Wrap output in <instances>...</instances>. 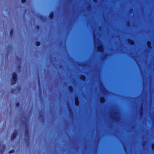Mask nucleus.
<instances>
[{"label":"nucleus","instance_id":"obj_16","mask_svg":"<svg viewBox=\"0 0 154 154\" xmlns=\"http://www.w3.org/2000/svg\"><path fill=\"white\" fill-rule=\"evenodd\" d=\"M26 0H22V2L23 3H24L25 1Z\"/></svg>","mask_w":154,"mask_h":154},{"label":"nucleus","instance_id":"obj_13","mask_svg":"<svg viewBox=\"0 0 154 154\" xmlns=\"http://www.w3.org/2000/svg\"><path fill=\"white\" fill-rule=\"evenodd\" d=\"M53 14H51L50 15V17L51 18H52V17H53Z\"/></svg>","mask_w":154,"mask_h":154},{"label":"nucleus","instance_id":"obj_7","mask_svg":"<svg viewBox=\"0 0 154 154\" xmlns=\"http://www.w3.org/2000/svg\"><path fill=\"white\" fill-rule=\"evenodd\" d=\"M81 79L83 80H84L85 79V77L84 75H82L81 77Z\"/></svg>","mask_w":154,"mask_h":154},{"label":"nucleus","instance_id":"obj_3","mask_svg":"<svg viewBox=\"0 0 154 154\" xmlns=\"http://www.w3.org/2000/svg\"><path fill=\"white\" fill-rule=\"evenodd\" d=\"M12 79L13 81H15L17 79V75L15 73L13 74Z\"/></svg>","mask_w":154,"mask_h":154},{"label":"nucleus","instance_id":"obj_12","mask_svg":"<svg viewBox=\"0 0 154 154\" xmlns=\"http://www.w3.org/2000/svg\"><path fill=\"white\" fill-rule=\"evenodd\" d=\"M14 152V150H12V151H10L9 152V153H12Z\"/></svg>","mask_w":154,"mask_h":154},{"label":"nucleus","instance_id":"obj_4","mask_svg":"<svg viewBox=\"0 0 154 154\" xmlns=\"http://www.w3.org/2000/svg\"><path fill=\"white\" fill-rule=\"evenodd\" d=\"M75 103L76 105L78 106L79 104V101L77 97L75 98Z\"/></svg>","mask_w":154,"mask_h":154},{"label":"nucleus","instance_id":"obj_17","mask_svg":"<svg viewBox=\"0 0 154 154\" xmlns=\"http://www.w3.org/2000/svg\"><path fill=\"white\" fill-rule=\"evenodd\" d=\"M16 105H17V106L18 107V105H19V104L18 103H17L16 104Z\"/></svg>","mask_w":154,"mask_h":154},{"label":"nucleus","instance_id":"obj_9","mask_svg":"<svg viewBox=\"0 0 154 154\" xmlns=\"http://www.w3.org/2000/svg\"><path fill=\"white\" fill-rule=\"evenodd\" d=\"M69 90L70 91H72V88L71 86H70L69 87Z\"/></svg>","mask_w":154,"mask_h":154},{"label":"nucleus","instance_id":"obj_18","mask_svg":"<svg viewBox=\"0 0 154 154\" xmlns=\"http://www.w3.org/2000/svg\"><path fill=\"white\" fill-rule=\"evenodd\" d=\"M96 0H94V2H95V1H96Z\"/></svg>","mask_w":154,"mask_h":154},{"label":"nucleus","instance_id":"obj_1","mask_svg":"<svg viewBox=\"0 0 154 154\" xmlns=\"http://www.w3.org/2000/svg\"><path fill=\"white\" fill-rule=\"evenodd\" d=\"M98 42L99 45L97 46V49L98 51H101L103 50V46L101 45L99 42Z\"/></svg>","mask_w":154,"mask_h":154},{"label":"nucleus","instance_id":"obj_11","mask_svg":"<svg viewBox=\"0 0 154 154\" xmlns=\"http://www.w3.org/2000/svg\"><path fill=\"white\" fill-rule=\"evenodd\" d=\"M40 45V43L39 42H37L36 43V45L37 46L39 45Z\"/></svg>","mask_w":154,"mask_h":154},{"label":"nucleus","instance_id":"obj_10","mask_svg":"<svg viewBox=\"0 0 154 154\" xmlns=\"http://www.w3.org/2000/svg\"><path fill=\"white\" fill-rule=\"evenodd\" d=\"M150 44H151V43L150 42H148L147 45L149 47L150 46Z\"/></svg>","mask_w":154,"mask_h":154},{"label":"nucleus","instance_id":"obj_15","mask_svg":"<svg viewBox=\"0 0 154 154\" xmlns=\"http://www.w3.org/2000/svg\"><path fill=\"white\" fill-rule=\"evenodd\" d=\"M152 149H154V143L152 144Z\"/></svg>","mask_w":154,"mask_h":154},{"label":"nucleus","instance_id":"obj_5","mask_svg":"<svg viewBox=\"0 0 154 154\" xmlns=\"http://www.w3.org/2000/svg\"><path fill=\"white\" fill-rule=\"evenodd\" d=\"M16 133H14L12 135V137H11L12 140H13L14 139L15 136H16Z\"/></svg>","mask_w":154,"mask_h":154},{"label":"nucleus","instance_id":"obj_6","mask_svg":"<svg viewBox=\"0 0 154 154\" xmlns=\"http://www.w3.org/2000/svg\"><path fill=\"white\" fill-rule=\"evenodd\" d=\"M100 101L101 102H103L105 101V99L103 97H101L100 99Z\"/></svg>","mask_w":154,"mask_h":154},{"label":"nucleus","instance_id":"obj_8","mask_svg":"<svg viewBox=\"0 0 154 154\" xmlns=\"http://www.w3.org/2000/svg\"><path fill=\"white\" fill-rule=\"evenodd\" d=\"M129 42L131 45H133L134 43V42L132 40H129Z\"/></svg>","mask_w":154,"mask_h":154},{"label":"nucleus","instance_id":"obj_14","mask_svg":"<svg viewBox=\"0 0 154 154\" xmlns=\"http://www.w3.org/2000/svg\"><path fill=\"white\" fill-rule=\"evenodd\" d=\"M95 46H97V43H96V41H95Z\"/></svg>","mask_w":154,"mask_h":154},{"label":"nucleus","instance_id":"obj_2","mask_svg":"<svg viewBox=\"0 0 154 154\" xmlns=\"http://www.w3.org/2000/svg\"><path fill=\"white\" fill-rule=\"evenodd\" d=\"M4 148V146L3 145L0 144V151L1 153L2 154L3 152V150Z\"/></svg>","mask_w":154,"mask_h":154}]
</instances>
